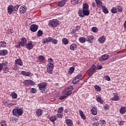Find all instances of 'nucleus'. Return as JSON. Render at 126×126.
Masks as SVG:
<instances>
[{
  "mask_svg": "<svg viewBox=\"0 0 126 126\" xmlns=\"http://www.w3.org/2000/svg\"><path fill=\"white\" fill-rule=\"evenodd\" d=\"M94 89H95L96 92H100L102 89H101V87L97 85H95L94 86Z\"/></svg>",
  "mask_w": 126,
  "mask_h": 126,
  "instance_id": "obj_40",
  "label": "nucleus"
},
{
  "mask_svg": "<svg viewBox=\"0 0 126 126\" xmlns=\"http://www.w3.org/2000/svg\"><path fill=\"white\" fill-rule=\"evenodd\" d=\"M58 40L57 39L53 38L52 37H51L45 38L42 39L43 44H46V43L51 42V43H53V44L56 45V44H58Z\"/></svg>",
  "mask_w": 126,
  "mask_h": 126,
  "instance_id": "obj_2",
  "label": "nucleus"
},
{
  "mask_svg": "<svg viewBox=\"0 0 126 126\" xmlns=\"http://www.w3.org/2000/svg\"><path fill=\"white\" fill-rule=\"evenodd\" d=\"M25 47H26L28 50H32V48L34 47V45H33L32 41H30L25 45Z\"/></svg>",
  "mask_w": 126,
  "mask_h": 126,
  "instance_id": "obj_9",
  "label": "nucleus"
},
{
  "mask_svg": "<svg viewBox=\"0 0 126 126\" xmlns=\"http://www.w3.org/2000/svg\"><path fill=\"white\" fill-rule=\"evenodd\" d=\"M57 119H58V118H57V116L56 115L50 116L49 118V121H50V122L53 124H55V121H57Z\"/></svg>",
  "mask_w": 126,
  "mask_h": 126,
  "instance_id": "obj_19",
  "label": "nucleus"
},
{
  "mask_svg": "<svg viewBox=\"0 0 126 126\" xmlns=\"http://www.w3.org/2000/svg\"><path fill=\"white\" fill-rule=\"evenodd\" d=\"M11 95L12 96V99H16L17 98V94L15 93V92H13L11 94Z\"/></svg>",
  "mask_w": 126,
  "mask_h": 126,
  "instance_id": "obj_38",
  "label": "nucleus"
},
{
  "mask_svg": "<svg viewBox=\"0 0 126 126\" xmlns=\"http://www.w3.org/2000/svg\"><path fill=\"white\" fill-rule=\"evenodd\" d=\"M79 41L80 43H82V44H83L84 43H85V42H86V38L84 37H80L79 38Z\"/></svg>",
  "mask_w": 126,
  "mask_h": 126,
  "instance_id": "obj_30",
  "label": "nucleus"
},
{
  "mask_svg": "<svg viewBox=\"0 0 126 126\" xmlns=\"http://www.w3.org/2000/svg\"><path fill=\"white\" fill-rule=\"evenodd\" d=\"M6 42H5V41L0 42V47H2V48H5L6 47Z\"/></svg>",
  "mask_w": 126,
  "mask_h": 126,
  "instance_id": "obj_39",
  "label": "nucleus"
},
{
  "mask_svg": "<svg viewBox=\"0 0 126 126\" xmlns=\"http://www.w3.org/2000/svg\"><path fill=\"white\" fill-rule=\"evenodd\" d=\"M66 89H68V90H70L71 92H72V90H73V87L69 86L68 88H66Z\"/></svg>",
  "mask_w": 126,
  "mask_h": 126,
  "instance_id": "obj_59",
  "label": "nucleus"
},
{
  "mask_svg": "<svg viewBox=\"0 0 126 126\" xmlns=\"http://www.w3.org/2000/svg\"><path fill=\"white\" fill-rule=\"evenodd\" d=\"M3 70L4 71V73H7V71L9 70V68L7 66H5L3 68Z\"/></svg>",
  "mask_w": 126,
  "mask_h": 126,
  "instance_id": "obj_49",
  "label": "nucleus"
},
{
  "mask_svg": "<svg viewBox=\"0 0 126 126\" xmlns=\"http://www.w3.org/2000/svg\"><path fill=\"white\" fill-rule=\"evenodd\" d=\"M37 93V90L35 88H32L31 93L35 94Z\"/></svg>",
  "mask_w": 126,
  "mask_h": 126,
  "instance_id": "obj_54",
  "label": "nucleus"
},
{
  "mask_svg": "<svg viewBox=\"0 0 126 126\" xmlns=\"http://www.w3.org/2000/svg\"><path fill=\"white\" fill-rule=\"evenodd\" d=\"M20 44L22 47H25L26 44H27V39L25 37H22L21 39V42H20Z\"/></svg>",
  "mask_w": 126,
  "mask_h": 126,
  "instance_id": "obj_11",
  "label": "nucleus"
},
{
  "mask_svg": "<svg viewBox=\"0 0 126 126\" xmlns=\"http://www.w3.org/2000/svg\"><path fill=\"white\" fill-rule=\"evenodd\" d=\"M54 69V64L53 63H49L48 64L47 72L52 74L53 73V70Z\"/></svg>",
  "mask_w": 126,
  "mask_h": 126,
  "instance_id": "obj_7",
  "label": "nucleus"
},
{
  "mask_svg": "<svg viewBox=\"0 0 126 126\" xmlns=\"http://www.w3.org/2000/svg\"><path fill=\"white\" fill-rule=\"evenodd\" d=\"M30 30L32 32H36L38 30V26L36 24L32 25L30 26Z\"/></svg>",
  "mask_w": 126,
  "mask_h": 126,
  "instance_id": "obj_12",
  "label": "nucleus"
},
{
  "mask_svg": "<svg viewBox=\"0 0 126 126\" xmlns=\"http://www.w3.org/2000/svg\"><path fill=\"white\" fill-rule=\"evenodd\" d=\"M0 125L1 126H7V122L5 120H2L0 122Z\"/></svg>",
  "mask_w": 126,
  "mask_h": 126,
  "instance_id": "obj_34",
  "label": "nucleus"
},
{
  "mask_svg": "<svg viewBox=\"0 0 126 126\" xmlns=\"http://www.w3.org/2000/svg\"><path fill=\"white\" fill-rule=\"evenodd\" d=\"M106 41V37H105V36L103 35L102 36L99 37L98 39V41L99 43H101V44H103Z\"/></svg>",
  "mask_w": 126,
  "mask_h": 126,
  "instance_id": "obj_26",
  "label": "nucleus"
},
{
  "mask_svg": "<svg viewBox=\"0 0 126 126\" xmlns=\"http://www.w3.org/2000/svg\"><path fill=\"white\" fill-rule=\"evenodd\" d=\"M86 39V41L89 42V43H93L94 40V36L92 35H88Z\"/></svg>",
  "mask_w": 126,
  "mask_h": 126,
  "instance_id": "obj_14",
  "label": "nucleus"
},
{
  "mask_svg": "<svg viewBox=\"0 0 126 126\" xmlns=\"http://www.w3.org/2000/svg\"><path fill=\"white\" fill-rule=\"evenodd\" d=\"M66 95H63V96H60V97L59 98V100H63V99H65V98H66Z\"/></svg>",
  "mask_w": 126,
  "mask_h": 126,
  "instance_id": "obj_57",
  "label": "nucleus"
},
{
  "mask_svg": "<svg viewBox=\"0 0 126 126\" xmlns=\"http://www.w3.org/2000/svg\"><path fill=\"white\" fill-rule=\"evenodd\" d=\"M95 1L96 3L97 7H99V8H100V7L103 6V3L101 0H95Z\"/></svg>",
  "mask_w": 126,
  "mask_h": 126,
  "instance_id": "obj_21",
  "label": "nucleus"
},
{
  "mask_svg": "<svg viewBox=\"0 0 126 126\" xmlns=\"http://www.w3.org/2000/svg\"><path fill=\"white\" fill-rule=\"evenodd\" d=\"M89 5L86 3L83 4V9H89Z\"/></svg>",
  "mask_w": 126,
  "mask_h": 126,
  "instance_id": "obj_42",
  "label": "nucleus"
},
{
  "mask_svg": "<svg viewBox=\"0 0 126 126\" xmlns=\"http://www.w3.org/2000/svg\"><path fill=\"white\" fill-rule=\"evenodd\" d=\"M118 12H122V11H123V7L118 6Z\"/></svg>",
  "mask_w": 126,
  "mask_h": 126,
  "instance_id": "obj_56",
  "label": "nucleus"
},
{
  "mask_svg": "<svg viewBox=\"0 0 126 126\" xmlns=\"http://www.w3.org/2000/svg\"><path fill=\"white\" fill-rule=\"evenodd\" d=\"M109 109H110V106H109V105H108V104H105L104 105L105 111H107V110H109Z\"/></svg>",
  "mask_w": 126,
  "mask_h": 126,
  "instance_id": "obj_55",
  "label": "nucleus"
},
{
  "mask_svg": "<svg viewBox=\"0 0 126 126\" xmlns=\"http://www.w3.org/2000/svg\"><path fill=\"white\" fill-rule=\"evenodd\" d=\"M66 125L68 126H73V122L70 119H67L65 121Z\"/></svg>",
  "mask_w": 126,
  "mask_h": 126,
  "instance_id": "obj_17",
  "label": "nucleus"
},
{
  "mask_svg": "<svg viewBox=\"0 0 126 126\" xmlns=\"http://www.w3.org/2000/svg\"><path fill=\"white\" fill-rule=\"evenodd\" d=\"M56 117L59 119H63V113H57V114L56 115Z\"/></svg>",
  "mask_w": 126,
  "mask_h": 126,
  "instance_id": "obj_48",
  "label": "nucleus"
},
{
  "mask_svg": "<svg viewBox=\"0 0 126 126\" xmlns=\"http://www.w3.org/2000/svg\"><path fill=\"white\" fill-rule=\"evenodd\" d=\"M8 54V51L5 49L0 50V56H6Z\"/></svg>",
  "mask_w": 126,
  "mask_h": 126,
  "instance_id": "obj_23",
  "label": "nucleus"
},
{
  "mask_svg": "<svg viewBox=\"0 0 126 126\" xmlns=\"http://www.w3.org/2000/svg\"><path fill=\"white\" fill-rule=\"evenodd\" d=\"M98 123L100 125H101V126H105L106 124V121L104 120L99 121Z\"/></svg>",
  "mask_w": 126,
  "mask_h": 126,
  "instance_id": "obj_36",
  "label": "nucleus"
},
{
  "mask_svg": "<svg viewBox=\"0 0 126 126\" xmlns=\"http://www.w3.org/2000/svg\"><path fill=\"white\" fill-rule=\"evenodd\" d=\"M79 115L81 116V119L84 120H86V116H85V115H84V113H83V111H82V110L79 111Z\"/></svg>",
  "mask_w": 126,
  "mask_h": 126,
  "instance_id": "obj_29",
  "label": "nucleus"
},
{
  "mask_svg": "<svg viewBox=\"0 0 126 126\" xmlns=\"http://www.w3.org/2000/svg\"><path fill=\"white\" fill-rule=\"evenodd\" d=\"M99 126L100 125L99 123L95 122L93 124V126Z\"/></svg>",
  "mask_w": 126,
  "mask_h": 126,
  "instance_id": "obj_61",
  "label": "nucleus"
},
{
  "mask_svg": "<svg viewBox=\"0 0 126 126\" xmlns=\"http://www.w3.org/2000/svg\"><path fill=\"white\" fill-rule=\"evenodd\" d=\"M112 101H119L120 100V97L118 94H114L113 97L111 98Z\"/></svg>",
  "mask_w": 126,
  "mask_h": 126,
  "instance_id": "obj_20",
  "label": "nucleus"
},
{
  "mask_svg": "<svg viewBox=\"0 0 126 126\" xmlns=\"http://www.w3.org/2000/svg\"><path fill=\"white\" fill-rule=\"evenodd\" d=\"M93 73H94L90 71V72L88 74V76H89L90 77H91V76H92L93 75Z\"/></svg>",
  "mask_w": 126,
  "mask_h": 126,
  "instance_id": "obj_64",
  "label": "nucleus"
},
{
  "mask_svg": "<svg viewBox=\"0 0 126 126\" xmlns=\"http://www.w3.org/2000/svg\"><path fill=\"white\" fill-rule=\"evenodd\" d=\"M91 112L92 115H94V116H95V115L97 114V107L95 106L93 107L91 110Z\"/></svg>",
  "mask_w": 126,
  "mask_h": 126,
  "instance_id": "obj_24",
  "label": "nucleus"
},
{
  "mask_svg": "<svg viewBox=\"0 0 126 126\" xmlns=\"http://www.w3.org/2000/svg\"><path fill=\"white\" fill-rule=\"evenodd\" d=\"M49 25L52 27V28L58 27V26H59V21L56 19L52 20L49 22Z\"/></svg>",
  "mask_w": 126,
  "mask_h": 126,
  "instance_id": "obj_6",
  "label": "nucleus"
},
{
  "mask_svg": "<svg viewBox=\"0 0 126 126\" xmlns=\"http://www.w3.org/2000/svg\"><path fill=\"white\" fill-rule=\"evenodd\" d=\"M117 11H118V9H117L116 7H113L111 9V12L112 13H114V14L117 13Z\"/></svg>",
  "mask_w": 126,
  "mask_h": 126,
  "instance_id": "obj_43",
  "label": "nucleus"
},
{
  "mask_svg": "<svg viewBox=\"0 0 126 126\" xmlns=\"http://www.w3.org/2000/svg\"><path fill=\"white\" fill-rule=\"evenodd\" d=\"M75 78H76V79L79 80V81H80L82 78V74H79L77 76H76Z\"/></svg>",
  "mask_w": 126,
  "mask_h": 126,
  "instance_id": "obj_44",
  "label": "nucleus"
},
{
  "mask_svg": "<svg viewBox=\"0 0 126 126\" xmlns=\"http://www.w3.org/2000/svg\"><path fill=\"white\" fill-rule=\"evenodd\" d=\"M39 60H40V61H45V57L43 56H40L38 57Z\"/></svg>",
  "mask_w": 126,
  "mask_h": 126,
  "instance_id": "obj_58",
  "label": "nucleus"
},
{
  "mask_svg": "<svg viewBox=\"0 0 126 126\" xmlns=\"http://www.w3.org/2000/svg\"><path fill=\"white\" fill-rule=\"evenodd\" d=\"M90 14L89 9H82L78 11L79 16L81 18H83L84 16H89Z\"/></svg>",
  "mask_w": 126,
  "mask_h": 126,
  "instance_id": "obj_3",
  "label": "nucleus"
},
{
  "mask_svg": "<svg viewBox=\"0 0 126 126\" xmlns=\"http://www.w3.org/2000/svg\"><path fill=\"white\" fill-rule=\"evenodd\" d=\"M125 123H126V122L124 121H120L119 122H118V126H124L125 125Z\"/></svg>",
  "mask_w": 126,
  "mask_h": 126,
  "instance_id": "obj_46",
  "label": "nucleus"
},
{
  "mask_svg": "<svg viewBox=\"0 0 126 126\" xmlns=\"http://www.w3.org/2000/svg\"><path fill=\"white\" fill-rule=\"evenodd\" d=\"M126 112V107H123L120 109V113L121 114H125Z\"/></svg>",
  "mask_w": 126,
  "mask_h": 126,
  "instance_id": "obj_35",
  "label": "nucleus"
},
{
  "mask_svg": "<svg viewBox=\"0 0 126 126\" xmlns=\"http://www.w3.org/2000/svg\"><path fill=\"white\" fill-rule=\"evenodd\" d=\"M70 50L71 51H76L77 50V45L75 43H73L70 46Z\"/></svg>",
  "mask_w": 126,
  "mask_h": 126,
  "instance_id": "obj_18",
  "label": "nucleus"
},
{
  "mask_svg": "<svg viewBox=\"0 0 126 126\" xmlns=\"http://www.w3.org/2000/svg\"><path fill=\"white\" fill-rule=\"evenodd\" d=\"M27 10V7H26L25 5H22L20 6L19 11L20 13H25L26 12V11Z\"/></svg>",
  "mask_w": 126,
  "mask_h": 126,
  "instance_id": "obj_10",
  "label": "nucleus"
},
{
  "mask_svg": "<svg viewBox=\"0 0 126 126\" xmlns=\"http://www.w3.org/2000/svg\"><path fill=\"white\" fill-rule=\"evenodd\" d=\"M96 70V65H93L90 68V71L91 72H93L94 73Z\"/></svg>",
  "mask_w": 126,
  "mask_h": 126,
  "instance_id": "obj_37",
  "label": "nucleus"
},
{
  "mask_svg": "<svg viewBox=\"0 0 126 126\" xmlns=\"http://www.w3.org/2000/svg\"><path fill=\"white\" fill-rule=\"evenodd\" d=\"M7 64V63H0V72H1V70L3 68V66H5Z\"/></svg>",
  "mask_w": 126,
  "mask_h": 126,
  "instance_id": "obj_32",
  "label": "nucleus"
},
{
  "mask_svg": "<svg viewBox=\"0 0 126 126\" xmlns=\"http://www.w3.org/2000/svg\"><path fill=\"white\" fill-rule=\"evenodd\" d=\"M21 74H22V75H25V76L29 77L30 75H31V73L30 72H27L26 71H22Z\"/></svg>",
  "mask_w": 126,
  "mask_h": 126,
  "instance_id": "obj_25",
  "label": "nucleus"
},
{
  "mask_svg": "<svg viewBox=\"0 0 126 126\" xmlns=\"http://www.w3.org/2000/svg\"><path fill=\"white\" fill-rule=\"evenodd\" d=\"M8 34H12V33H13V31L10 29L8 30Z\"/></svg>",
  "mask_w": 126,
  "mask_h": 126,
  "instance_id": "obj_63",
  "label": "nucleus"
},
{
  "mask_svg": "<svg viewBox=\"0 0 126 126\" xmlns=\"http://www.w3.org/2000/svg\"><path fill=\"white\" fill-rule=\"evenodd\" d=\"M65 3H66V0H62L61 1L58 2L57 4V6H60L62 7V6H63Z\"/></svg>",
  "mask_w": 126,
  "mask_h": 126,
  "instance_id": "obj_16",
  "label": "nucleus"
},
{
  "mask_svg": "<svg viewBox=\"0 0 126 126\" xmlns=\"http://www.w3.org/2000/svg\"><path fill=\"white\" fill-rule=\"evenodd\" d=\"M104 79L107 80V81H110L111 80V78L108 75H106L104 77Z\"/></svg>",
  "mask_w": 126,
  "mask_h": 126,
  "instance_id": "obj_53",
  "label": "nucleus"
},
{
  "mask_svg": "<svg viewBox=\"0 0 126 126\" xmlns=\"http://www.w3.org/2000/svg\"><path fill=\"white\" fill-rule=\"evenodd\" d=\"M39 90H41L42 93L45 94L47 92V83L42 82L38 84Z\"/></svg>",
  "mask_w": 126,
  "mask_h": 126,
  "instance_id": "obj_5",
  "label": "nucleus"
},
{
  "mask_svg": "<svg viewBox=\"0 0 126 126\" xmlns=\"http://www.w3.org/2000/svg\"><path fill=\"white\" fill-rule=\"evenodd\" d=\"M35 113L37 117H40L43 115V110L41 109H38L36 110Z\"/></svg>",
  "mask_w": 126,
  "mask_h": 126,
  "instance_id": "obj_22",
  "label": "nucleus"
},
{
  "mask_svg": "<svg viewBox=\"0 0 126 126\" xmlns=\"http://www.w3.org/2000/svg\"><path fill=\"white\" fill-rule=\"evenodd\" d=\"M62 43L63 44H64V45H67L68 43H69V41H68V39L66 38H63L62 39Z\"/></svg>",
  "mask_w": 126,
  "mask_h": 126,
  "instance_id": "obj_31",
  "label": "nucleus"
},
{
  "mask_svg": "<svg viewBox=\"0 0 126 126\" xmlns=\"http://www.w3.org/2000/svg\"><path fill=\"white\" fill-rule=\"evenodd\" d=\"M25 85H31V86H34L35 85V82L32 81V80H25L23 82Z\"/></svg>",
  "mask_w": 126,
  "mask_h": 126,
  "instance_id": "obj_8",
  "label": "nucleus"
},
{
  "mask_svg": "<svg viewBox=\"0 0 126 126\" xmlns=\"http://www.w3.org/2000/svg\"><path fill=\"white\" fill-rule=\"evenodd\" d=\"M77 82H79V81L75 77V78L72 80V83H73V84H76Z\"/></svg>",
  "mask_w": 126,
  "mask_h": 126,
  "instance_id": "obj_50",
  "label": "nucleus"
},
{
  "mask_svg": "<svg viewBox=\"0 0 126 126\" xmlns=\"http://www.w3.org/2000/svg\"><path fill=\"white\" fill-rule=\"evenodd\" d=\"M97 69H102L103 68V66L102 65H98L96 67Z\"/></svg>",
  "mask_w": 126,
  "mask_h": 126,
  "instance_id": "obj_62",
  "label": "nucleus"
},
{
  "mask_svg": "<svg viewBox=\"0 0 126 126\" xmlns=\"http://www.w3.org/2000/svg\"><path fill=\"white\" fill-rule=\"evenodd\" d=\"M92 31L94 33H96V32H98V29L96 27H93L92 28Z\"/></svg>",
  "mask_w": 126,
  "mask_h": 126,
  "instance_id": "obj_51",
  "label": "nucleus"
},
{
  "mask_svg": "<svg viewBox=\"0 0 126 126\" xmlns=\"http://www.w3.org/2000/svg\"><path fill=\"white\" fill-rule=\"evenodd\" d=\"M12 113L13 116H15V117H17V118H18L20 117V116H21V115L23 114L24 111L21 108H14L12 110Z\"/></svg>",
  "mask_w": 126,
  "mask_h": 126,
  "instance_id": "obj_4",
  "label": "nucleus"
},
{
  "mask_svg": "<svg viewBox=\"0 0 126 126\" xmlns=\"http://www.w3.org/2000/svg\"><path fill=\"white\" fill-rule=\"evenodd\" d=\"M109 59V55L105 54L102 55L99 59V62H105V61H107Z\"/></svg>",
  "mask_w": 126,
  "mask_h": 126,
  "instance_id": "obj_13",
  "label": "nucleus"
},
{
  "mask_svg": "<svg viewBox=\"0 0 126 126\" xmlns=\"http://www.w3.org/2000/svg\"><path fill=\"white\" fill-rule=\"evenodd\" d=\"M38 37H40V36H42V35H43V31H41V30H39L37 32V34Z\"/></svg>",
  "mask_w": 126,
  "mask_h": 126,
  "instance_id": "obj_52",
  "label": "nucleus"
},
{
  "mask_svg": "<svg viewBox=\"0 0 126 126\" xmlns=\"http://www.w3.org/2000/svg\"><path fill=\"white\" fill-rule=\"evenodd\" d=\"M74 69L75 68L73 67V66L71 67L69 69V73H70V74H72L74 71Z\"/></svg>",
  "mask_w": 126,
  "mask_h": 126,
  "instance_id": "obj_45",
  "label": "nucleus"
},
{
  "mask_svg": "<svg viewBox=\"0 0 126 126\" xmlns=\"http://www.w3.org/2000/svg\"><path fill=\"white\" fill-rule=\"evenodd\" d=\"M102 11L104 12V13L107 14L109 13V10H108V8L106 7L105 6H102Z\"/></svg>",
  "mask_w": 126,
  "mask_h": 126,
  "instance_id": "obj_33",
  "label": "nucleus"
},
{
  "mask_svg": "<svg viewBox=\"0 0 126 126\" xmlns=\"http://www.w3.org/2000/svg\"><path fill=\"white\" fill-rule=\"evenodd\" d=\"M53 62H54V60H53V59H52V58L48 59V63H53Z\"/></svg>",
  "mask_w": 126,
  "mask_h": 126,
  "instance_id": "obj_60",
  "label": "nucleus"
},
{
  "mask_svg": "<svg viewBox=\"0 0 126 126\" xmlns=\"http://www.w3.org/2000/svg\"><path fill=\"white\" fill-rule=\"evenodd\" d=\"M96 101H97V102H98V103H101V104H102V103H103V100H102V98H101L100 96H98L96 98Z\"/></svg>",
  "mask_w": 126,
  "mask_h": 126,
  "instance_id": "obj_47",
  "label": "nucleus"
},
{
  "mask_svg": "<svg viewBox=\"0 0 126 126\" xmlns=\"http://www.w3.org/2000/svg\"><path fill=\"white\" fill-rule=\"evenodd\" d=\"M82 1V0H71V3L72 4H78Z\"/></svg>",
  "mask_w": 126,
  "mask_h": 126,
  "instance_id": "obj_28",
  "label": "nucleus"
},
{
  "mask_svg": "<svg viewBox=\"0 0 126 126\" xmlns=\"http://www.w3.org/2000/svg\"><path fill=\"white\" fill-rule=\"evenodd\" d=\"M20 5L17 4L15 6L9 5L7 7V11L9 14H11L12 12H17L19 8Z\"/></svg>",
  "mask_w": 126,
  "mask_h": 126,
  "instance_id": "obj_1",
  "label": "nucleus"
},
{
  "mask_svg": "<svg viewBox=\"0 0 126 126\" xmlns=\"http://www.w3.org/2000/svg\"><path fill=\"white\" fill-rule=\"evenodd\" d=\"M63 107H60L57 111L58 114H63Z\"/></svg>",
  "mask_w": 126,
  "mask_h": 126,
  "instance_id": "obj_41",
  "label": "nucleus"
},
{
  "mask_svg": "<svg viewBox=\"0 0 126 126\" xmlns=\"http://www.w3.org/2000/svg\"><path fill=\"white\" fill-rule=\"evenodd\" d=\"M15 64H18V65H20V66H22L23 65V62L20 59H17L15 61Z\"/></svg>",
  "mask_w": 126,
  "mask_h": 126,
  "instance_id": "obj_15",
  "label": "nucleus"
},
{
  "mask_svg": "<svg viewBox=\"0 0 126 126\" xmlns=\"http://www.w3.org/2000/svg\"><path fill=\"white\" fill-rule=\"evenodd\" d=\"M64 93L66 96H69V95L72 93V92H71V90H68V89H65L64 90Z\"/></svg>",
  "mask_w": 126,
  "mask_h": 126,
  "instance_id": "obj_27",
  "label": "nucleus"
}]
</instances>
